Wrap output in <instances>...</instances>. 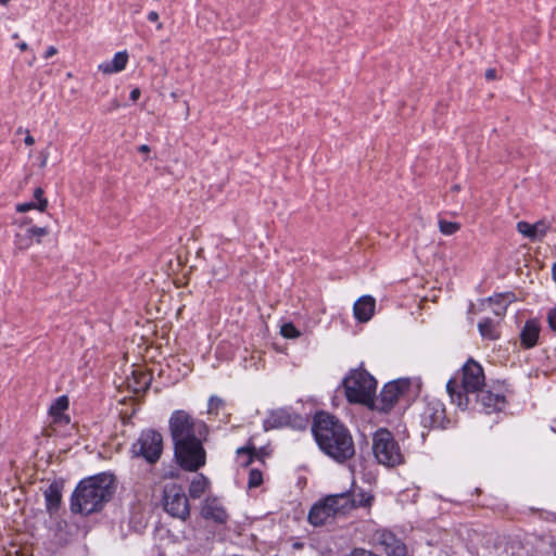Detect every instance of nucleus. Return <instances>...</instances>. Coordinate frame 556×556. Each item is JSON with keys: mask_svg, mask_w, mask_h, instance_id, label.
I'll return each mask as SVG.
<instances>
[{"mask_svg": "<svg viewBox=\"0 0 556 556\" xmlns=\"http://www.w3.org/2000/svg\"><path fill=\"white\" fill-rule=\"evenodd\" d=\"M312 432L323 453L339 464L355 455L350 430L333 415L318 412L313 418Z\"/></svg>", "mask_w": 556, "mask_h": 556, "instance_id": "obj_1", "label": "nucleus"}, {"mask_svg": "<svg viewBox=\"0 0 556 556\" xmlns=\"http://www.w3.org/2000/svg\"><path fill=\"white\" fill-rule=\"evenodd\" d=\"M114 478L109 473H98L79 481L71 496V510L88 516L100 511L114 493Z\"/></svg>", "mask_w": 556, "mask_h": 556, "instance_id": "obj_2", "label": "nucleus"}, {"mask_svg": "<svg viewBox=\"0 0 556 556\" xmlns=\"http://www.w3.org/2000/svg\"><path fill=\"white\" fill-rule=\"evenodd\" d=\"M484 386L483 368L476 361L469 359L447 381L446 390L453 403L462 409H467L471 403L470 396L475 395Z\"/></svg>", "mask_w": 556, "mask_h": 556, "instance_id": "obj_3", "label": "nucleus"}, {"mask_svg": "<svg viewBox=\"0 0 556 556\" xmlns=\"http://www.w3.org/2000/svg\"><path fill=\"white\" fill-rule=\"evenodd\" d=\"M346 400L354 404L369 405L376 393L377 381L366 370L352 369L342 381Z\"/></svg>", "mask_w": 556, "mask_h": 556, "instance_id": "obj_4", "label": "nucleus"}, {"mask_svg": "<svg viewBox=\"0 0 556 556\" xmlns=\"http://www.w3.org/2000/svg\"><path fill=\"white\" fill-rule=\"evenodd\" d=\"M173 444L206 439L208 428L202 420L193 418L185 410H175L168 421Z\"/></svg>", "mask_w": 556, "mask_h": 556, "instance_id": "obj_5", "label": "nucleus"}, {"mask_svg": "<svg viewBox=\"0 0 556 556\" xmlns=\"http://www.w3.org/2000/svg\"><path fill=\"white\" fill-rule=\"evenodd\" d=\"M372 454L380 465L394 468L405 463L404 453L394 434L387 428H379L372 434Z\"/></svg>", "mask_w": 556, "mask_h": 556, "instance_id": "obj_6", "label": "nucleus"}, {"mask_svg": "<svg viewBox=\"0 0 556 556\" xmlns=\"http://www.w3.org/2000/svg\"><path fill=\"white\" fill-rule=\"evenodd\" d=\"M204 439H195L174 444V456L177 464L186 471L194 472L206 463Z\"/></svg>", "mask_w": 556, "mask_h": 556, "instance_id": "obj_7", "label": "nucleus"}, {"mask_svg": "<svg viewBox=\"0 0 556 556\" xmlns=\"http://www.w3.org/2000/svg\"><path fill=\"white\" fill-rule=\"evenodd\" d=\"M132 457L143 458L149 464H155L163 453V437L154 429L141 431L130 448Z\"/></svg>", "mask_w": 556, "mask_h": 556, "instance_id": "obj_8", "label": "nucleus"}, {"mask_svg": "<svg viewBox=\"0 0 556 556\" xmlns=\"http://www.w3.org/2000/svg\"><path fill=\"white\" fill-rule=\"evenodd\" d=\"M164 510L175 518L186 520L190 516L189 500L184 488L175 482L166 483L163 488Z\"/></svg>", "mask_w": 556, "mask_h": 556, "instance_id": "obj_9", "label": "nucleus"}, {"mask_svg": "<svg viewBox=\"0 0 556 556\" xmlns=\"http://www.w3.org/2000/svg\"><path fill=\"white\" fill-rule=\"evenodd\" d=\"M410 381L408 379H397L388 382L377 399L375 395L372 396V403H369L368 407L381 413H389L399 402L400 397L408 391Z\"/></svg>", "mask_w": 556, "mask_h": 556, "instance_id": "obj_10", "label": "nucleus"}, {"mask_svg": "<svg viewBox=\"0 0 556 556\" xmlns=\"http://www.w3.org/2000/svg\"><path fill=\"white\" fill-rule=\"evenodd\" d=\"M481 409L486 414L501 412L506 407V387L504 383L484 386L475 395Z\"/></svg>", "mask_w": 556, "mask_h": 556, "instance_id": "obj_11", "label": "nucleus"}, {"mask_svg": "<svg viewBox=\"0 0 556 556\" xmlns=\"http://www.w3.org/2000/svg\"><path fill=\"white\" fill-rule=\"evenodd\" d=\"M307 419L291 412L288 408H278L270 410L267 418L263 422L265 431L290 427L293 429H305Z\"/></svg>", "mask_w": 556, "mask_h": 556, "instance_id": "obj_12", "label": "nucleus"}, {"mask_svg": "<svg viewBox=\"0 0 556 556\" xmlns=\"http://www.w3.org/2000/svg\"><path fill=\"white\" fill-rule=\"evenodd\" d=\"M420 422L428 429H444L448 419L443 402L439 399L426 396L425 406L420 414Z\"/></svg>", "mask_w": 556, "mask_h": 556, "instance_id": "obj_13", "label": "nucleus"}, {"mask_svg": "<svg viewBox=\"0 0 556 556\" xmlns=\"http://www.w3.org/2000/svg\"><path fill=\"white\" fill-rule=\"evenodd\" d=\"M337 517L331 503H328V496L323 501L315 503L308 513V521L315 527L325 525L330 518Z\"/></svg>", "mask_w": 556, "mask_h": 556, "instance_id": "obj_14", "label": "nucleus"}, {"mask_svg": "<svg viewBox=\"0 0 556 556\" xmlns=\"http://www.w3.org/2000/svg\"><path fill=\"white\" fill-rule=\"evenodd\" d=\"M549 228L551 225L545 220H539L534 224H530L525 220L517 223L518 232L531 241H542L543 238L547 235Z\"/></svg>", "mask_w": 556, "mask_h": 556, "instance_id": "obj_15", "label": "nucleus"}, {"mask_svg": "<svg viewBox=\"0 0 556 556\" xmlns=\"http://www.w3.org/2000/svg\"><path fill=\"white\" fill-rule=\"evenodd\" d=\"M201 515L204 519H211L216 523H226L228 514L216 498H206L203 503Z\"/></svg>", "mask_w": 556, "mask_h": 556, "instance_id": "obj_16", "label": "nucleus"}, {"mask_svg": "<svg viewBox=\"0 0 556 556\" xmlns=\"http://www.w3.org/2000/svg\"><path fill=\"white\" fill-rule=\"evenodd\" d=\"M375 307V299L370 295H364L354 303V317L361 323H366L372 317Z\"/></svg>", "mask_w": 556, "mask_h": 556, "instance_id": "obj_17", "label": "nucleus"}, {"mask_svg": "<svg viewBox=\"0 0 556 556\" xmlns=\"http://www.w3.org/2000/svg\"><path fill=\"white\" fill-rule=\"evenodd\" d=\"M328 503H331L337 516L346 515L354 509L353 495L351 492L328 495Z\"/></svg>", "mask_w": 556, "mask_h": 556, "instance_id": "obj_18", "label": "nucleus"}, {"mask_svg": "<svg viewBox=\"0 0 556 556\" xmlns=\"http://www.w3.org/2000/svg\"><path fill=\"white\" fill-rule=\"evenodd\" d=\"M62 483L53 481L45 490L46 508L49 514H53L59 509L62 502Z\"/></svg>", "mask_w": 556, "mask_h": 556, "instance_id": "obj_19", "label": "nucleus"}, {"mask_svg": "<svg viewBox=\"0 0 556 556\" xmlns=\"http://www.w3.org/2000/svg\"><path fill=\"white\" fill-rule=\"evenodd\" d=\"M540 330V325L535 319L527 320L520 332L521 345L526 349L535 346L538 343Z\"/></svg>", "mask_w": 556, "mask_h": 556, "instance_id": "obj_20", "label": "nucleus"}, {"mask_svg": "<svg viewBox=\"0 0 556 556\" xmlns=\"http://www.w3.org/2000/svg\"><path fill=\"white\" fill-rule=\"evenodd\" d=\"M68 408V399L65 395L59 396L50 406L49 415L52 417L54 422H68L70 418L64 415V412Z\"/></svg>", "mask_w": 556, "mask_h": 556, "instance_id": "obj_21", "label": "nucleus"}, {"mask_svg": "<svg viewBox=\"0 0 556 556\" xmlns=\"http://www.w3.org/2000/svg\"><path fill=\"white\" fill-rule=\"evenodd\" d=\"M128 54L126 51L117 52L110 63L101 64L99 68L103 73H117L126 67Z\"/></svg>", "mask_w": 556, "mask_h": 556, "instance_id": "obj_22", "label": "nucleus"}, {"mask_svg": "<svg viewBox=\"0 0 556 556\" xmlns=\"http://www.w3.org/2000/svg\"><path fill=\"white\" fill-rule=\"evenodd\" d=\"M48 233V228L33 226L28 228L25 232V244H22V242H20L21 237H17L16 248L20 250L27 249L28 247L31 245L34 237L37 238V242H40V238L47 236Z\"/></svg>", "mask_w": 556, "mask_h": 556, "instance_id": "obj_23", "label": "nucleus"}, {"mask_svg": "<svg viewBox=\"0 0 556 556\" xmlns=\"http://www.w3.org/2000/svg\"><path fill=\"white\" fill-rule=\"evenodd\" d=\"M478 329L482 338L488 340H496L500 338V331L497 329V323L490 317L483 318L478 324Z\"/></svg>", "mask_w": 556, "mask_h": 556, "instance_id": "obj_24", "label": "nucleus"}, {"mask_svg": "<svg viewBox=\"0 0 556 556\" xmlns=\"http://www.w3.org/2000/svg\"><path fill=\"white\" fill-rule=\"evenodd\" d=\"M208 484L210 481L204 475H198L190 483L189 495L192 498H200L205 493Z\"/></svg>", "mask_w": 556, "mask_h": 556, "instance_id": "obj_25", "label": "nucleus"}, {"mask_svg": "<svg viewBox=\"0 0 556 556\" xmlns=\"http://www.w3.org/2000/svg\"><path fill=\"white\" fill-rule=\"evenodd\" d=\"M237 456L240 464L244 467L249 466L256 456V448L253 444L242 446L237 450Z\"/></svg>", "mask_w": 556, "mask_h": 556, "instance_id": "obj_26", "label": "nucleus"}, {"mask_svg": "<svg viewBox=\"0 0 556 556\" xmlns=\"http://www.w3.org/2000/svg\"><path fill=\"white\" fill-rule=\"evenodd\" d=\"M351 494L353 495L354 508L368 507L371 505V502L374 501V496L364 491H359L358 493L353 491L351 492Z\"/></svg>", "mask_w": 556, "mask_h": 556, "instance_id": "obj_27", "label": "nucleus"}, {"mask_svg": "<svg viewBox=\"0 0 556 556\" xmlns=\"http://www.w3.org/2000/svg\"><path fill=\"white\" fill-rule=\"evenodd\" d=\"M225 401L216 395H213L210 397L208 400V407H207V413L210 415L212 414H215L217 415L219 409H224L225 408Z\"/></svg>", "mask_w": 556, "mask_h": 556, "instance_id": "obj_28", "label": "nucleus"}, {"mask_svg": "<svg viewBox=\"0 0 556 556\" xmlns=\"http://www.w3.org/2000/svg\"><path fill=\"white\" fill-rule=\"evenodd\" d=\"M439 228L443 235L451 236L455 233L460 228V226L457 223L441 219L439 220Z\"/></svg>", "mask_w": 556, "mask_h": 556, "instance_id": "obj_29", "label": "nucleus"}, {"mask_svg": "<svg viewBox=\"0 0 556 556\" xmlns=\"http://www.w3.org/2000/svg\"><path fill=\"white\" fill-rule=\"evenodd\" d=\"M263 483V473L258 469H251L249 472L248 486L250 489L258 488Z\"/></svg>", "mask_w": 556, "mask_h": 556, "instance_id": "obj_30", "label": "nucleus"}, {"mask_svg": "<svg viewBox=\"0 0 556 556\" xmlns=\"http://www.w3.org/2000/svg\"><path fill=\"white\" fill-rule=\"evenodd\" d=\"M280 333L288 339H294L300 337V331L291 323L285 324L281 327Z\"/></svg>", "mask_w": 556, "mask_h": 556, "instance_id": "obj_31", "label": "nucleus"}, {"mask_svg": "<svg viewBox=\"0 0 556 556\" xmlns=\"http://www.w3.org/2000/svg\"><path fill=\"white\" fill-rule=\"evenodd\" d=\"M43 193L45 192L41 188H36L34 192V198L37 201L36 206L40 212H45L48 206V201L43 197Z\"/></svg>", "mask_w": 556, "mask_h": 556, "instance_id": "obj_32", "label": "nucleus"}, {"mask_svg": "<svg viewBox=\"0 0 556 556\" xmlns=\"http://www.w3.org/2000/svg\"><path fill=\"white\" fill-rule=\"evenodd\" d=\"M345 556H381V555H378V554H376V553H374L372 551H369V549L356 547V548H353Z\"/></svg>", "mask_w": 556, "mask_h": 556, "instance_id": "obj_33", "label": "nucleus"}, {"mask_svg": "<svg viewBox=\"0 0 556 556\" xmlns=\"http://www.w3.org/2000/svg\"><path fill=\"white\" fill-rule=\"evenodd\" d=\"M547 323L551 329L556 331V306L548 312Z\"/></svg>", "mask_w": 556, "mask_h": 556, "instance_id": "obj_34", "label": "nucleus"}, {"mask_svg": "<svg viewBox=\"0 0 556 556\" xmlns=\"http://www.w3.org/2000/svg\"><path fill=\"white\" fill-rule=\"evenodd\" d=\"M33 208H37L35 202L22 203V204H18L16 207L17 212H21V213L27 212Z\"/></svg>", "mask_w": 556, "mask_h": 556, "instance_id": "obj_35", "label": "nucleus"}, {"mask_svg": "<svg viewBox=\"0 0 556 556\" xmlns=\"http://www.w3.org/2000/svg\"><path fill=\"white\" fill-rule=\"evenodd\" d=\"M406 553V547L404 544L397 543L396 546L392 549V554L394 556H403Z\"/></svg>", "mask_w": 556, "mask_h": 556, "instance_id": "obj_36", "label": "nucleus"}, {"mask_svg": "<svg viewBox=\"0 0 556 556\" xmlns=\"http://www.w3.org/2000/svg\"><path fill=\"white\" fill-rule=\"evenodd\" d=\"M39 155L41 157L40 167H45L47 165V161H48V156H49V151L48 150H42V151H40Z\"/></svg>", "mask_w": 556, "mask_h": 556, "instance_id": "obj_37", "label": "nucleus"}, {"mask_svg": "<svg viewBox=\"0 0 556 556\" xmlns=\"http://www.w3.org/2000/svg\"><path fill=\"white\" fill-rule=\"evenodd\" d=\"M58 53V50L55 47L51 46L49 47L45 52V59H49Z\"/></svg>", "mask_w": 556, "mask_h": 556, "instance_id": "obj_38", "label": "nucleus"}, {"mask_svg": "<svg viewBox=\"0 0 556 556\" xmlns=\"http://www.w3.org/2000/svg\"><path fill=\"white\" fill-rule=\"evenodd\" d=\"M140 97V90L138 88H135L130 91L129 98L131 101H137Z\"/></svg>", "mask_w": 556, "mask_h": 556, "instance_id": "obj_39", "label": "nucleus"}, {"mask_svg": "<svg viewBox=\"0 0 556 556\" xmlns=\"http://www.w3.org/2000/svg\"><path fill=\"white\" fill-rule=\"evenodd\" d=\"M496 77V71L494 68H489L486 72H485V78L491 80V79H494Z\"/></svg>", "mask_w": 556, "mask_h": 556, "instance_id": "obj_40", "label": "nucleus"}, {"mask_svg": "<svg viewBox=\"0 0 556 556\" xmlns=\"http://www.w3.org/2000/svg\"><path fill=\"white\" fill-rule=\"evenodd\" d=\"M148 20L150 22H157L159 21V13L156 11H151L149 14H148Z\"/></svg>", "mask_w": 556, "mask_h": 556, "instance_id": "obj_41", "label": "nucleus"}, {"mask_svg": "<svg viewBox=\"0 0 556 556\" xmlns=\"http://www.w3.org/2000/svg\"><path fill=\"white\" fill-rule=\"evenodd\" d=\"M151 151L150 147L148 144H141L138 147V152L148 154Z\"/></svg>", "mask_w": 556, "mask_h": 556, "instance_id": "obj_42", "label": "nucleus"}, {"mask_svg": "<svg viewBox=\"0 0 556 556\" xmlns=\"http://www.w3.org/2000/svg\"><path fill=\"white\" fill-rule=\"evenodd\" d=\"M24 142L26 146H33L35 143V138L31 135L27 134V136L24 139Z\"/></svg>", "mask_w": 556, "mask_h": 556, "instance_id": "obj_43", "label": "nucleus"}, {"mask_svg": "<svg viewBox=\"0 0 556 556\" xmlns=\"http://www.w3.org/2000/svg\"><path fill=\"white\" fill-rule=\"evenodd\" d=\"M505 311H506V307L503 306L501 308H496L495 314H496V316L501 317L505 314Z\"/></svg>", "mask_w": 556, "mask_h": 556, "instance_id": "obj_44", "label": "nucleus"}, {"mask_svg": "<svg viewBox=\"0 0 556 556\" xmlns=\"http://www.w3.org/2000/svg\"><path fill=\"white\" fill-rule=\"evenodd\" d=\"M17 237H21L20 242H22V244H25V233H17L15 237V242L17 241Z\"/></svg>", "mask_w": 556, "mask_h": 556, "instance_id": "obj_45", "label": "nucleus"}, {"mask_svg": "<svg viewBox=\"0 0 556 556\" xmlns=\"http://www.w3.org/2000/svg\"><path fill=\"white\" fill-rule=\"evenodd\" d=\"M18 48H20L21 51H26L28 49V46H27L26 42H21L18 45Z\"/></svg>", "mask_w": 556, "mask_h": 556, "instance_id": "obj_46", "label": "nucleus"}, {"mask_svg": "<svg viewBox=\"0 0 556 556\" xmlns=\"http://www.w3.org/2000/svg\"><path fill=\"white\" fill-rule=\"evenodd\" d=\"M141 378L144 380V384H147V386H148V384H149V381H150V380L148 379V375H146V374H141Z\"/></svg>", "mask_w": 556, "mask_h": 556, "instance_id": "obj_47", "label": "nucleus"}, {"mask_svg": "<svg viewBox=\"0 0 556 556\" xmlns=\"http://www.w3.org/2000/svg\"><path fill=\"white\" fill-rule=\"evenodd\" d=\"M552 273H553L554 280L556 281V263L553 265Z\"/></svg>", "mask_w": 556, "mask_h": 556, "instance_id": "obj_48", "label": "nucleus"}, {"mask_svg": "<svg viewBox=\"0 0 556 556\" xmlns=\"http://www.w3.org/2000/svg\"><path fill=\"white\" fill-rule=\"evenodd\" d=\"M10 2V0H0V5H8V3Z\"/></svg>", "mask_w": 556, "mask_h": 556, "instance_id": "obj_49", "label": "nucleus"}, {"mask_svg": "<svg viewBox=\"0 0 556 556\" xmlns=\"http://www.w3.org/2000/svg\"><path fill=\"white\" fill-rule=\"evenodd\" d=\"M157 29H162L163 28V24L162 23H159L157 26H156Z\"/></svg>", "mask_w": 556, "mask_h": 556, "instance_id": "obj_50", "label": "nucleus"}]
</instances>
